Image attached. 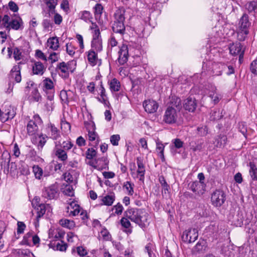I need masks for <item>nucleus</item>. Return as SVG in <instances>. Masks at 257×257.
I'll return each mask as SVG.
<instances>
[{"label": "nucleus", "instance_id": "1", "mask_svg": "<svg viewBox=\"0 0 257 257\" xmlns=\"http://www.w3.org/2000/svg\"><path fill=\"white\" fill-rule=\"evenodd\" d=\"M124 216L143 228L146 226L148 215L144 209L131 208L125 211Z\"/></svg>", "mask_w": 257, "mask_h": 257}, {"label": "nucleus", "instance_id": "2", "mask_svg": "<svg viewBox=\"0 0 257 257\" xmlns=\"http://www.w3.org/2000/svg\"><path fill=\"white\" fill-rule=\"evenodd\" d=\"M43 90L46 93L47 99L52 101L54 99L55 93L53 82L51 79L46 78L43 80ZM47 105H50L49 107L47 108L48 110H50L52 102H50V104L47 103Z\"/></svg>", "mask_w": 257, "mask_h": 257}, {"label": "nucleus", "instance_id": "3", "mask_svg": "<svg viewBox=\"0 0 257 257\" xmlns=\"http://www.w3.org/2000/svg\"><path fill=\"white\" fill-rule=\"evenodd\" d=\"M75 69L72 67L70 63L62 62L57 64L56 70L62 78L67 79L69 76V73H72Z\"/></svg>", "mask_w": 257, "mask_h": 257}, {"label": "nucleus", "instance_id": "4", "mask_svg": "<svg viewBox=\"0 0 257 257\" xmlns=\"http://www.w3.org/2000/svg\"><path fill=\"white\" fill-rule=\"evenodd\" d=\"M179 111L172 106H168L164 114L163 121L169 124L176 123L178 118V112Z\"/></svg>", "mask_w": 257, "mask_h": 257}, {"label": "nucleus", "instance_id": "5", "mask_svg": "<svg viewBox=\"0 0 257 257\" xmlns=\"http://www.w3.org/2000/svg\"><path fill=\"white\" fill-rule=\"evenodd\" d=\"M225 200L226 195L222 190H216L211 194V201L212 205L215 207H220Z\"/></svg>", "mask_w": 257, "mask_h": 257}, {"label": "nucleus", "instance_id": "6", "mask_svg": "<svg viewBox=\"0 0 257 257\" xmlns=\"http://www.w3.org/2000/svg\"><path fill=\"white\" fill-rule=\"evenodd\" d=\"M59 196L58 186L54 184L49 187H45L42 191V196L48 199H56Z\"/></svg>", "mask_w": 257, "mask_h": 257}, {"label": "nucleus", "instance_id": "7", "mask_svg": "<svg viewBox=\"0 0 257 257\" xmlns=\"http://www.w3.org/2000/svg\"><path fill=\"white\" fill-rule=\"evenodd\" d=\"M226 74L227 75H230L234 73V69L232 66L226 65L223 63H217L215 64L213 66V74L215 76H220L222 74V72L223 71H226Z\"/></svg>", "mask_w": 257, "mask_h": 257}, {"label": "nucleus", "instance_id": "8", "mask_svg": "<svg viewBox=\"0 0 257 257\" xmlns=\"http://www.w3.org/2000/svg\"><path fill=\"white\" fill-rule=\"evenodd\" d=\"M46 129L49 139H52L55 142L60 140L61 138L60 132L54 124L51 123L48 124Z\"/></svg>", "mask_w": 257, "mask_h": 257}, {"label": "nucleus", "instance_id": "9", "mask_svg": "<svg viewBox=\"0 0 257 257\" xmlns=\"http://www.w3.org/2000/svg\"><path fill=\"white\" fill-rule=\"evenodd\" d=\"M198 237V230L196 228H191L183 232L182 239L184 242L192 243L194 242Z\"/></svg>", "mask_w": 257, "mask_h": 257}, {"label": "nucleus", "instance_id": "10", "mask_svg": "<svg viewBox=\"0 0 257 257\" xmlns=\"http://www.w3.org/2000/svg\"><path fill=\"white\" fill-rule=\"evenodd\" d=\"M189 189L196 195L201 196L206 191V184L204 182L194 181L189 185Z\"/></svg>", "mask_w": 257, "mask_h": 257}, {"label": "nucleus", "instance_id": "11", "mask_svg": "<svg viewBox=\"0 0 257 257\" xmlns=\"http://www.w3.org/2000/svg\"><path fill=\"white\" fill-rule=\"evenodd\" d=\"M128 48L126 44H122L119 48L118 51V63L121 65H124L128 60Z\"/></svg>", "mask_w": 257, "mask_h": 257}, {"label": "nucleus", "instance_id": "12", "mask_svg": "<svg viewBox=\"0 0 257 257\" xmlns=\"http://www.w3.org/2000/svg\"><path fill=\"white\" fill-rule=\"evenodd\" d=\"M55 147L53 149V152L59 161L63 163L67 160L68 156L67 151L63 150L58 143H54Z\"/></svg>", "mask_w": 257, "mask_h": 257}, {"label": "nucleus", "instance_id": "13", "mask_svg": "<svg viewBox=\"0 0 257 257\" xmlns=\"http://www.w3.org/2000/svg\"><path fill=\"white\" fill-rule=\"evenodd\" d=\"M97 53L92 50H90L86 52L87 60L91 66H94L96 65L99 66L101 64V60L98 59Z\"/></svg>", "mask_w": 257, "mask_h": 257}, {"label": "nucleus", "instance_id": "14", "mask_svg": "<svg viewBox=\"0 0 257 257\" xmlns=\"http://www.w3.org/2000/svg\"><path fill=\"white\" fill-rule=\"evenodd\" d=\"M24 23L19 16L12 17L10 21V30L12 29L14 30H22L24 29Z\"/></svg>", "mask_w": 257, "mask_h": 257}, {"label": "nucleus", "instance_id": "15", "mask_svg": "<svg viewBox=\"0 0 257 257\" xmlns=\"http://www.w3.org/2000/svg\"><path fill=\"white\" fill-rule=\"evenodd\" d=\"M230 53L232 55H239V60L243 58L244 51H242L241 45L240 43H232L229 47Z\"/></svg>", "mask_w": 257, "mask_h": 257}, {"label": "nucleus", "instance_id": "16", "mask_svg": "<svg viewBox=\"0 0 257 257\" xmlns=\"http://www.w3.org/2000/svg\"><path fill=\"white\" fill-rule=\"evenodd\" d=\"M143 106L146 111L150 113H153L157 110L159 105L156 101L149 99L144 102Z\"/></svg>", "mask_w": 257, "mask_h": 257}, {"label": "nucleus", "instance_id": "17", "mask_svg": "<svg viewBox=\"0 0 257 257\" xmlns=\"http://www.w3.org/2000/svg\"><path fill=\"white\" fill-rule=\"evenodd\" d=\"M46 70V67L40 61H34L32 65L33 74L42 75Z\"/></svg>", "mask_w": 257, "mask_h": 257}, {"label": "nucleus", "instance_id": "18", "mask_svg": "<svg viewBox=\"0 0 257 257\" xmlns=\"http://www.w3.org/2000/svg\"><path fill=\"white\" fill-rule=\"evenodd\" d=\"M67 212L70 216H75L80 213V206L75 202L72 201L67 207Z\"/></svg>", "mask_w": 257, "mask_h": 257}, {"label": "nucleus", "instance_id": "19", "mask_svg": "<svg viewBox=\"0 0 257 257\" xmlns=\"http://www.w3.org/2000/svg\"><path fill=\"white\" fill-rule=\"evenodd\" d=\"M217 88L214 85H211L210 90L209 92V96L211 98L212 101L214 104L219 102L222 96L221 94L217 92Z\"/></svg>", "mask_w": 257, "mask_h": 257}, {"label": "nucleus", "instance_id": "20", "mask_svg": "<svg viewBox=\"0 0 257 257\" xmlns=\"http://www.w3.org/2000/svg\"><path fill=\"white\" fill-rule=\"evenodd\" d=\"M137 164L138 165V170L137 172L138 175L139 176V180L141 181H144L146 170L143 160L141 158H137Z\"/></svg>", "mask_w": 257, "mask_h": 257}, {"label": "nucleus", "instance_id": "21", "mask_svg": "<svg viewBox=\"0 0 257 257\" xmlns=\"http://www.w3.org/2000/svg\"><path fill=\"white\" fill-rule=\"evenodd\" d=\"M197 106L196 100L194 98L189 97L184 100V108L189 111L193 112Z\"/></svg>", "mask_w": 257, "mask_h": 257}, {"label": "nucleus", "instance_id": "22", "mask_svg": "<svg viewBox=\"0 0 257 257\" xmlns=\"http://www.w3.org/2000/svg\"><path fill=\"white\" fill-rule=\"evenodd\" d=\"M2 162L1 163V166L2 169L7 170V172H9L10 162L11 159L10 154L8 152H4L2 155Z\"/></svg>", "mask_w": 257, "mask_h": 257}, {"label": "nucleus", "instance_id": "23", "mask_svg": "<svg viewBox=\"0 0 257 257\" xmlns=\"http://www.w3.org/2000/svg\"><path fill=\"white\" fill-rule=\"evenodd\" d=\"M91 128L88 131V139L91 142H95L96 145L98 143L99 137L96 133L95 125L94 123L90 124Z\"/></svg>", "mask_w": 257, "mask_h": 257}, {"label": "nucleus", "instance_id": "24", "mask_svg": "<svg viewBox=\"0 0 257 257\" xmlns=\"http://www.w3.org/2000/svg\"><path fill=\"white\" fill-rule=\"evenodd\" d=\"M21 69L20 65H15L13 67L10 72L11 78L14 79L18 83L21 81Z\"/></svg>", "mask_w": 257, "mask_h": 257}, {"label": "nucleus", "instance_id": "25", "mask_svg": "<svg viewBox=\"0 0 257 257\" xmlns=\"http://www.w3.org/2000/svg\"><path fill=\"white\" fill-rule=\"evenodd\" d=\"M54 143H58L60 147L64 150L66 151H68L71 149H73V152L74 153H76V150L77 149L76 146H75L71 141H63L62 143H61L60 140L59 141L54 142Z\"/></svg>", "mask_w": 257, "mask_h": 257}, {"label": "nucleus", "instance_id": "26", "mask_svg": "<svg viewBox=\"0 0 257 257\" xmlns=\"http://www.w3.org/2000/svg\"><path fill=\"white\" fill-rule=\"evenodd\" d=\"M239 29L248 30V28L250 25V23L249 21L248 16L244 13L240 18L239 22Z\"/></svg>", "mask_w": 257, "mask_h": 257}, {"label": "nucleus", "instance_id": "27", "mask_svg": "<svg viewBox=\"0 0 257 257\" xmlns=\"http://www.w3.org/2000/svg\"><path fill=\"white\" fill-rule=\"evenodd\" d=\"M47 46L49 49L57 50L59 47L58 38L57 37L49 38L47 41Z\"/></svg>", "mask_w": 257, "mask_h": 257}, {"label": "nucleus", "instance_id": "28", "mask_svg": "<svg viewBox=\"0 0 257 257\" xmlns=\"http://www.w3.org/2000/svg\"><path fill=\"white\" fill-rule=\"evenodd\" d=\"M30 102H39L42 100V96L38 91L37 88H33L30 95L28 97Z\"/></svg>", "mask_w": 257, "mask_h": 257}, {"label": "nucleus", "instance_id": "29", "mask_svg": "<svg viewBox=\"0 0 257 257\" xmlns=\"http://www.w3.org/2000/svg\"><path fill=\"white\" fill-rule=\"evenodd\" d=\"M128 219L129 218L125 216L122 217L120 220V224L125 228L124 230H123V231L125 232L127 234H131L133 231L132 228L131 227V223L128 220Z\"/></svg>", "mask_w": 257, "mask_h": 257}, {"label": "nucleus", "instance_id": "30", "mask_svg": "<svg viewBox=\"0 0 257 257\" xmlns=\"http://www.w3.org/2000/svg\"><path fill=\"white\" fill-rule=\"evenodd\" d=\"M38 130V127L36 122L31 120L29 121L27 125V134L29 136H33L36 134Z\"/></svg>", "mask_w": 257, "mask_h": 257}, {"label": "nucleus", "instance_id": "31", "mask_svg": "<svg viewBox=\"0 0 257 257\" xmlns=\"http://www.w3.org/2000/svg\"><path fill=\"white\" fill-rule=\"evenodd\" d=\"M112 31L114 33H119L123 35L125 32V27L124 23L118 22H114L112 27Z\"/></svg>", "mask_w": 257, "mask_h": 257}, {"label": "nucleus", "instance_id": "32", "mask_svg": "<svg viewBox=\"0 0 257 257\" xmlns=\"http://www.w3.org/2000/svg\"><path fill=\"white\" fill-rule=\"evenodd\" d=\"M169 106H172L177 110L180 111L182 107L181 99L176 96H172L170 97Z\"/></svg>", "mask_w": 257, "mask_h": 257}, {"label": "nucleus", "instance_id": "33", "mask_svg": "<svg viewBox=\"0 0 257 257\" xmlns=\"http://www.w3.org/2000/svg\"><path fill=\"white\" fill-rule=\"evenodd\" d=\"M115 200V195L113 193L103 197L101 199L102 203L101 205L111 206Z\"/></svg>", "mask_w": 257, "mask_h": 257}, {"label": "nucleus", "instance_id": "34", "mask_svg": "<svg viewBox=\"0 0 257 257\" xmlns=\"http://www.w3.org/2000/svg\"><path fill=\"white\" fill-rule=\"evenodd\" d=\"M227 137L223 135H219L215 139V146L217 148H222L225 146L227 143Z\"/></svg>", "mask_w": 257, "mask_h": 257}, {"label": "nucleus", "instance_id": "35", "mask_svg": "<svg viewBox=\"0 0 257 257\" xmlns=\"http://www.w3.org/2000/svg\"><path fill=\"white\" fill-rule=\"evenodd\" d=\"M91 46V50L95 51L96 52H101L102 50V44L101 39L97 40H92Z\"/></svg>", "mask_w": 257, "mask_h": 257}, {"label": "nucleus", "instance_id": "36", "mask_svg": "<svg viewBox=\"0 0 257 257\" xmlns=\"http://www.w3.org/2000/svg\"><path fill=\"white\" fill-rule=\"evenodd\" d=\"M125 10L123 9H118L114 13V22H119L124 23Z\"/></svg>", "mask_w": 257, "mask_h": 257}, {"label": "nucleus", "instance_id": "37", "mask_svg": "<svg viewBox=\"0 0 257 257\" xmlns=\"http://www.w3.org/2000/svg\"><path fill=\"white\" fill-rule=\"evenodd\" d=\"M245 9L249 13H254L257 12V3L255 1H249L247 2L245 6Z\"/></svg>", "mask_w": 257, "mask_h": 257}, {"label": "nucleus", "instance_id": "38", "mask_svg": "<svg viewBox=\"0 0 257 257\" xmlns=\"http://www.w3.org/2000/svg\"><path fill=\"white\" fill-rule=\"evenodd\" d=\"M59 223L62 226L70 229L73 228L75 225V223L74 221L65 218L60 220Z\"/></svg>", "mask_w": 257, "mask_h": 257}, {"label": "nucleus", "instance_id": "39", "mask_svg": "<svg viewBox=\"0 0 257 257\" xmlns=\"http://www.w3.org/2000/svg\"><path fill=\"white\" fill-rule=\"evenodd\" d=\"M45 4L49 8V15L55 13V9L57 5L58 0H45Z\"/></svg>", "mask_w": 257, "mask_h": 257}, {"label": "nucleus", "instance_id": "40", "mask_svg": "<svg viewBox=\"0 0 257 257\" xmlns=\"http://www.w3.org/2000/svg\"><path fill=\"white\" fill-rule=\"evenodd\" d=\"M64 188L63 189V192L69 196H73L74 195V189L73 185L70 184H64Z\"/></svg>", "mask_w": 257, "mask_h": 257}, {"label": "nucleus", "instance_id": "41", "mask_svg": "<svg viewBox=\"0 0 257 257\" xmlns=\"http://www.w3.org/2000/svg\"><path fill=\"white\" fill-rule=\"evenodd\" d=\"M249 174L253 180H257V168L253 162H249Z\"/></svg>", "mask_w": 257, "mask_h": 257}, {"label": "nucleus", "instance_id": "42", "mask_svg": "<svg viewBox=\"0 0 257 257\" xmlns=\"http://www.w3.org/2000/svg\"><path fill=\"white\" fill-rule=\"evenodd\" d=\"M223 116L222 112L219 109H214L210 113V119L212 121L217 120Z\"/></svg>", "mask_w": 257, "mask_h": 257}, {"label": "nucleus", "instance_id": "43", "mask_svg": "<svg viewBox=\"0 0 257 257\" xmlns=\"http://www.w3.org/2000/svg\"><path fill=\"white\" fill-rule=\"evenodd\" d=\"M80 19L85 22H91L93 17L90 12L87 11L81 12L80 13Z\"/></svg>", "mask_w": 257, "mask_h": 257}, {"label": "nucleus", "instance_id": "44", "mask_svg": "<svg viewBox=\"0 0 257 257\" xmlns=\"http://www.w3.org/2000/svg\"><path fill=\"white\" fill-rule=\"evenodd\" d=\"M249 33L248 30L239 29L237 32V39L239 41H243Z\"/></svg>", "mask_w": 257, "mask_h": 257}, {"label": "nucleus", "instance_id": "45", "mask_svg": "<svg viewBox=\"0 0 257 257\" xmlns=\"http://www.w3.org/2000/svg\"><path fill=\"white\" fill-rule=\"evenodd\" d=\"M47 206H48V204H47ZM46 205L41 203L36 208L37 210V220L38 221L39 218L45 214L46 210Z\"/></svg>", "mask_w": 257, "mask_h": 257}, {"label": "nucleus", "instance_id": "46", "mask_svg": "<svg viewBox=\"0 0 257 257\" xmlns=\"http://www.w3.org/2000/svg\"><path fill=\"white\" fill-rule=\"evenodd\" d=\"M39 137V142L38 147L39 149H42L44 145L47 142V141L49 138L47 135L43 134L42 133L38 135Z\"/></svg>", "mask_w": 257, "mask_h": 257}, {"label": "nucleus", "instance_id": "47", "mask_svg": "<svg viewBox=\"0 0 257 257\" xmlns=\"http://www.w3.org/2000/svg\"><path fill=\"white\" fill-rule=\"evenodd\" d=\"M156 150L158 152H159V155L161 158L162 161H164L165 160V157L164 155L165 146L159 140H157L156 141Z\"/></svg>", "mask_w": 257, "mask_h": 257}, {"label": "nucleus", "instance_id": "48", "mask_svg": "<svg viewBox=\"0 0 257 257\" xmlns=\"http://www.w3.org/2000/svg\"><path fill=\"white\" fill-rule=\"evenodd\" d=\"M110 89L111 91H118L120 85L119 82L115 78L112 79L109 83Z\"/></svg>", "mask_w": 257, "mask_h": 257}, {"label": "nucleus", "instance_id": "49", "mask_svg": "<svg viewBox=\"0 0 257 257\" xmlns=\"http://www.w3.org/2000/svg\"><path fill=\"white\" fill-rule=\"evenodd\" d=\"M10 17L5 15L3 18L1 17V26L6 29L7 30L10 31V25L11 21Z\"/></svg>", "mask_w": 257, "mask_h": 257}, {"label": "nucleus", "instance_id": "50", "mask_svg": "<svg viewBox=\"0 0 257 257\" xmlns=\"http://www.w3.org/2000/svg\"><path fill=\"white\" fill-rule=\"evenodd\" d=\"M203 142L201 140H198L194 144L193 142L190 143V148L194 151H201L203 148Z\"/></svg>", "mask_w": 257, "mask_h": 257}, {"label": "nucleus", "instance_id": "51", "mask_svg": "<svg viewBox=\"0 0 257 257\" xmlns=\"http://www.w3.org/2000/svg\"><path fill=\"white\" fill-rule=\"evenodd\" d=\"M19 170L18 172L22 175L27 176L30 174L29 166L24 162L21 163Z\"/></svg>", "mask_w": 257, "mask_h": 257}, {"label": "nucleus", "instance_id": "52", "mask_svg": "<svg viewBox=\"0 0 257 257\" xmlns=\"http://www.w3.org/2000/svg\"><path fill=\"white\" fill-rule=\"evenodd\" d=\"M68 92H70V91H67L64 90H61L60 92V98L63 104H68L69 102Z\"/></svg>", "mask_w": 257, "mask_h": 257}, {"label": "nucleus", "instance_id": "53", "mask_svg": "<svg viewBox=\"0 0 257 257\" xmlns=\"http://www.w3.org/2000/svg\"><path fill=\"white\" fill-rule=\"evenodd\" d=\"M42 26L45 30L51 31L53 28L54 24L52 20L48 19H45L43 21Z\"/></svg>", "mask_w": 257, "mask_h": 257}, {"label": "nucleus", "instance_id": "54", "mask_svg": "<svg viewBox=\"0 0 257 257\" xmlns=\"http://www.w3.org/2000/svg\"><path fill=\"white\" fill-rule=\"evenodd\" d=\"M33 171L35 174L36 178L41 179L43 173L42 169L38 165H35L33 167Z\"/></svg>", "mask_w": 257, "mask_h": 257}, {"label": "nucleus", "instance_id": "55", "mask_svg": "<svg viewBox=\"0 0 257 257\" xmlns=\"http://www.w3.org/2000/svg\"><path fill=\"white\" fill-rule=\"evenodd\" d=\"M197 134L200 137H204L208 134V128L206 125L198 126L197 128Z\"/></svg>", "mask_w": 257, "mask_h": 257}, {"label": "nucleus", "instance_id": "56", "mask_svg": "<svg viewBox=\"0 0 257 257\" xmlns=\"http://www.w3.org/2000/svg\"><path fill=\"white\" fill-rule=\"evenodd\" d=\"M243 217L242 214L238 213L234 217L233 222L236 226H241L243 225Z\"/></svg>", "mask_w": 257, "mask_h": 257}, {"label": "nucleus", "instance_id": "57", "mask_svg": "<svg viewBox=\"0 0 257 257\" xmlns=\"http://www.w3.org/2000/svg\"><path fill=\"white\" fill-rule=\"evenodd\" d=\"M206 241L203 239H200L194 247V250L200 251L204 250L206 247Z\"/></svg>", "mask_w": 257, "mask_h": 257}, {"label": "nucleus", "instance_id": "58", "mask_svg": "<svg viewBox=\"0 0 257 257\" xmlns=\"http://www.w3.org/2000/svg\"><path fill=\"white\" fill-rule=\"evenodd\" d=\"M95 161L96 164L101 165L102 168H106L108 163L107 159L105 157L97 158L95 160Z\"/></svg>", "mask_w": 257, "mask_h": 257}, {"label": "nucleus", "instance_id": "59", "mask_svg": "<svg viewBox=\"0 0 257 257\" xmlns=\"http://www.w3.org/2000/svg\"><path fill=\"white\" fill-rule=\"evenodd\" d=\"M54 244L55 246V249L57 250H60L61 251H65L67 247V244L64 243L63 241L55 242Z\"/></svg>", "mask_w": 257, "mask_h": 257}, {"label": "nucleus", "instance_id": "60", "mask_svg": "<svg viewBox=\"0 0 257 257\" xmlns=\"http://www.w3.org/2000/svg\"><path fill=\"white\" fill-rule=\"evenodd\" d=\"M134 186L133 184H132L129 181H127L124 183L123 187L126 190L129 195H133L134 194Z\"/></svg>", "mask_w": 257, "mask_h": 257}, {"label": "nucleus", "instance_id": "61", "mask_svg": "<svg viewBox=\"0 0 257 257\" xmlns=\"http://www.w3.org/2000/svg\"><path fill=\"white\" fill-rule=\"evenodd\" d=\"M135 31L136 33L138 35H142L143 34V32L145 30V27L143 23H139L138 24H136L134 27Z\"/></svg>", "mask_w": 257, "mask_h": 257}, {"label": "nucleus", "instance_id": "62", "mask_svg": "<svg viewBox=\"0 0 257 257\" xmlns=\"http://www.w3.org/2000/svg\"><path fill=\"white\" fill-rule=\"evenodd\" d=\"M94 15L96 19L99 17L102 13L103 7L100 4H97L94 8Z\"/></svg>", "mask_w": 257, "mask_h": 257}, {"label": "nucleus", "instance_id": "63", "mask_svg": "<svg viewBox=\"0 0 257 257\" xmlns=\"http://www.w3.org/2000/svg\"><path fill=\"white\" fill-rule=\"evenodd\" d=\"M63 177L64 180L67 183H74V184H75V182H74V177L70 173H65L64 174Z\"/></svg>", "mask_w": 257, "mask_h": 257}, {"label": "nucleus", "instance_id": "64", "mask_svg": "<svg viewBox=\"0 0 257 257\" xmlns=\"http://www.w3.org/2000/svg\"><path fill=\"white\" fill-rule=\"evenodd\" d=\"M250 70L253 74L257 75V58L251 63Z\"/></svg>", "mask_w": 257, "mask_h": 257}]
</instances>
